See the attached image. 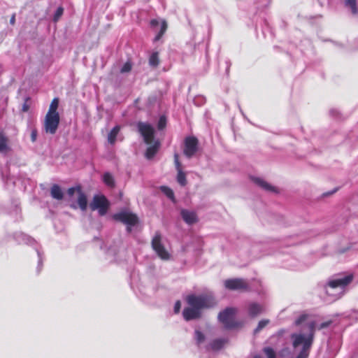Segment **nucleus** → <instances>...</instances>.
I'll list each match as a JSON object with an SVG mask.
<instances>
[{
	"mask_svg": "<svg viewBox=\"0 0 358 358\" xmlns=\"http://www.w3.org/2000/svg\"><path fill=\"white\" fill-rule=\"evenodd\" d=\"M226 289L236 291H245L248 289V282L242 278H232L224 280Z\"/></svg>",
	"mask_w": 358,
	"mask_h": 358,
	"instance_id": "10",
	"label": "nucleus"
},
{
	"mask_svg": "<svg viewBox=\"0 0 358 358\" xmlns=\"http://www.w3.org/2000/svg\"><path fill=\"white\" fill-rule=\"evenodd\" d=\"M131 69V64L130 62H126L121 69V73L129 72Z\"/></svg>",
	"mask_w": 358,
	"mask_h": 358,
	"instance_id": "31",
	"label": "nucleus"
},
{
	"mask_svg": "<svg viewBox=\"0 0 358 358\" xmlns=\"http://www.w3.org/2000/svg\"><path fill=\"white\" fill-rule=\"evenodd\" d=\"M227 341L226 338L215 339L210 343L209 348L213 350H219L224 347Z\"/></svg>",
	"mask_w": 358,
	"mask_h": 358,
	"instance_id": "17",
	"label": "nucleus"
},
{
	"mask_svg": "<svg viewBox=\"0 0 358 358\" xmlns=\"http://www.w3.org/2000/svg\"><path fill=\"white\" fill-rule=\"evenodd\" d=\"M330 324V322H323L321 324H320L319 326V329H324L327 327H328L329 325Z\"/></svg>",
	"mask_w": 358,
	"mask_h": 358,
	"instance_id": "34",
	"label": "nucleus"
},
{
	"mask_svg": "<svg viewBox=\"0 0 358 358\" xmlns=\"http://www.w3.org/2000/svg\"><path fill=\"white\" fill-rule=\"evenodd\" d=\"M166 120L165 117L162 116L159 118V122H158V125H157L158 129H163L166 126Z\"/></svg>",
	"mask_w": 358,
	"mask_h": 358,
	"instance_id": "30",
	"label": "nucleus"
},
{
	"mask_svg": "<svg viewBox=\"0 0 358 358\" xmlns=\"http://www.w3.org/2000/svg\"><path fill=\"white\" fill-rule=\"evenodd\" d=\"M15 15H13L11 17L10 20V23L11 24H15Z\"/></svg>",
	"mask_w": 358,
	"mask_h": 358,
	"instance_id": "36",
	"label": "nucleus"
},
{
	"mask_svg": "<svg viewBox=\"0 0 358 358\" xmlns=\"http://www.w3.org/2000/svg\"><path fill=\"white\" fill-rule=\"evenodd\" d=\"M195 339L198 345L201 344L205 341V336L199 330L195 331Z\"/></svg>",
	"mask_w": 358,
	"mask_h": 358,
	"instance_id": "27",
	"label": "nucleus"
},
{
	"mask_svg": "<svg viewBox=\"0 0 358 358\" xmlns=\"http://www.w3.org/2000/svg\"><path fill=\"white\" fill-rule=\"evenodd\" d=\"M152 27H156L159 25V22L157 20H152L150 22Z\"/></svg>",
	"mask_w": 358,
	"mask_h": 358,
	"instance_id": "35",
	"label": "nucleus"
},
{
	"mask_svg": "<svg viewBox=\"0 0 358 358\" xmlns=\"http://www.w3.org/2000/svg\"><path fill=\"white\" fill-rule=\"evenodd\" d=\"M50 194L52 198L57 199V200L62 199L63 196H64V194L62 191V189L57 185H52V187H51V190H50Z\"/></svg>",
	"mask_w": 358,
	"mask_h": 358,
	"instance_id": "19",
	"label": "nucleus"
},
{
	"mask_svg": "<svg viewBox=\"0 0 358 358\" xmlns=\"http://www.w3.org/2000/svg\"><path fill=\"white\" fill-rule=\"evenodd\" d=\"M236 313V308L231 307L227 308L220 313L218 319L226 328L231 329L237 327H238V322L235 320V315Z\"/></svg>",
	"mask_w": 358,
	"mask_h": 358,
	"instance_id": "5",
	"label": "nucleus"
},
{
	"mask_svg": "<svg viewBox=\"0 0 358 358\" xmlns=\"http://www.w3.org/2000/svg\"><path fill=\"white\" fill-rule=\"evenodd\" d=\"M253 182L262 188L263 189L268 191V192H275V187L268 183L266 181H265L264 179L258 177H254L252 178Z\"/></svg>",
	"mask_w": 358,
	"mask_h": 358,
	"instance_id": "16",
	"label": "nucleus"
},
{
	"mask_svg": "<svg viewBox=\"0 0 358 358\" xmlns=\"http://www.w3.org/2000/svg\"><path fill=\"white\" fill-rule=\"evenodd\" d=\"M58 106L59 99L57 98L53 99L43 122V129L47 134L53 135L57 132L60 120L57 112Z\"/></svg>",
	"mask_w": 358,
	"mask_h": 358,
	"instance_id": "4",
	"label": "nucleus"
},
{
	"mask_svg": "<svg viewBox=\"0 0 358 358\" xmlns=\"http://www.w3.org/2000/svg\"><path fill=\"white\" fill-rule=\"evenodd\" d=\"M138 129L143 136L145 143L149 145L145 152V157L150 159L155 155L159 148V141L155 140L154 138L155 129L151 124L146 122H139Z\"/></svg>",
	"mask_w": 358,
	"mask_h": 358,
	"instance_id": "3",
	"label": "nucleus"
},
{
	"mask_svg": "<svg viewBox=\"0 0 358 358\" xmlns=\"http://www.w3.org/2000/svg\"><path fill=\"white\" fill-rule=\"evenodd\" d=\"M186 301L188 306L182 311L183 317L186 321L200 318L203 309L212 308L217 303L211 294H190L187 296Z\"/></svg>",
	"mask_w": 358,
	"mask_h": 358,
	"instance_id": "2",
	"label": "nucleus"
},
{
	"mask_svg": "<svg viewBox=\"0 0 358 358\" xmlns=\"http://www.w3.org/2000/svg\"><path fill=\"white\" fill-rule=\"evenodd\" d=\"M90 207L92 210H97L99 214L103 216L106 215L108 211L109 202L104 196L95 195L90 204Z\"/></svg>",
	"mask_w": 358,
	"mask_h": 358,
	"instance_id": "6",
	"label": "nucleus"
},
{
	"mask_svg": "<svg viewBox=\"0 0 358 358\" xmlns=\"http://www.w3.org/2000/svg\"><path fill=\"white\" fill-rule=\"evenodd\" d=\"M28 108H28V106H27L26 104H24V105H23V107H22V110H23V111H24V112L27 111V110H28Z\"/></svg>",
	"mask_w": 358,
	"mask_h": 358,
	"instance_id": "37",
	"label": "nucleus"
},
{
	"mask_svg": "<svg viewBox=\"0 0 358 358\" xmlns=\"http://www.w3.org/2000/svg\"><path fill=\"white\" fill-rule=\"evenodd\" d=\"M167 29V24L165 20H162L161 22V28L159 33L157 34V36L155 38V41H157L161 38V37L163 36L164 32L166 31Z\"/></svg>",
	"mask_w": 358,
	"mask_h": 358,
	"instance_id": "23",
	"label": "nucleus"
},
{
	"mask_svg": "<svg viewBox=\"0 0 358 358\" xmlns=\"http://www.w3.org/2000/svg\"><path fill=\"white\" fill-rule=\"evenodd\" d=\"M162 191L166 194L167 197H169L170 199L173 200L174 199V194L172 189L167 187H161Z\"/></svg>",
	"mask_w": 358,
	"mask_h": 358,
	"instance_id": "28",
	"label": "nucleus"
},
{
	"mask_svg": "<svg viewBox=\"0 0 358 358\" xmlns=\"http://www.w3.org/2000/svg\"><path fill=\"white\" fill-rule=\"evenodd\" d=\"M345 6L350 8L353 15L357 14V8L356 0H345Z\"/></svg>",
	"mask_w": 358,
	"mask_h": 358,
	"instance_id": "22",
	"label": "nucleus"
},
{
	"mask_svg": "<svg viewBox=\"0 0 358 358\" xmlns=\"http://www.w3.org/2000/svg\"><path fill=\"white\" fill-rule=\"evenodd\" d=\"M68 194L71 197L76 196L78 206L83 211H85L87 207V199L85 194L82 191L81 187L78 186L71 187L68 189Z\"/></svg>",
	"mask_w": 358,
	"mask_h": 358,
	"instance_id": "8",
	"label": "nucleus"
},
{
	"mask_svg": "<svg viewBox=\"0 0 358 358\" xmlns=\"http://www.w3.org/2000/svg\"><path fill=\"white\" fill-rule=\"evenodd\" d=\"M37 137V130L36 129H32L31 133V139L32 142H35Z\"/></svg>",
	"mask_w": 358,
	"mask_h": 358,
	"instance_id": "33",
	"label": "nucleus"
},
{
	"mask_svg": "<svg viewBox=\"0 0 358 358\" xmlns=\"http://www.w3.org/2000/svg\"><path fill=\"white\" fill-rule=\"evenodd\" d=\"M270 322L269 320L264 319L259 322L257 328L255 329V333H258L262 329H263L267 324Z\"/></svg>",
	"mask_w": 358,
	"mask_h": 358,
	"instance_id": "25",
	"label": "nucleus"
},
{
	"mask_svg": "<svg viewBox=\"0 0 358 358\" xmlns=\"http://www.w3.org/2000/svg\"><path fill=\"white\" fill-rule=\"evenodd\" d=\"M113 218L129 226H134L138 222V218L134 214L127 211L115 214Z\"/></svg>",
	"mask_w": 358,
	"mask_h": 358,
	"instance_id": "11",
	"label": "nucleus"
},
{
	"mask_svg": "<svg viewBox=\"0 0 358 358\" xmlns=\"http://www.w3.org/2000/svg\"><path fill=\"white\" fill-rule=\"evenodd\" d=\"M158 52H154L151 55L149 59V64L150 66L156 67L159 64Z\"/></svg>",
	"mask_w": 358,
	"mask_h": 358,
	"instance_id": "24",
	"label": "nucleus"
},
{
	"mask_svg": "<svg viewBox=\"0 0 358 358\" xmlns=\"http://www.w3.org/2000/svg\"><path fill=\"white\" fill-rule=\"evenodd\" d=\"M63 13H64V9L62 7L57 8V9L56 10V11L54 14L53 20L55 22H57L59 20V18L61 17V16L63 15Z\"/></svg>",
	"mask_w": 358,
	"mask_h": 358,
	"instance_id": "29",
	"label": "nucleus"
},
{
	"mask_svg": "<svg viewBox=\"0 0 358 358\" xmlns=\"http://www.w3.org/2000/svg\"><path fill=\"white\" fill-rule=\"evenodd\" d=\"M174 162L178 171L177 181L180 185L185 186L187 183L186 175L181 169V164L179 162V156L176 153L174 155Z\"/></svg>",
	"mask_w": 358,
	"mask_h": 358,
	"instance_id": "14",
	"label": "nucleus"
},
{
	"mask_svg": "<svg viewBox=\"0 0 358 358\" xmlns=\"http://www.w3.org/2000/svg\"><path fill=\"white\" fill-rule=\"evenodd\" d=\"M180 308H181V303L180 301H177L174 305L175 313H178L180 312Z\"/></svg>",
	"mask_w": 358,
	"mask_h": 358,
	"instance_id": "32",
	"label": "nucleus"
},
{
	"mask_svg": "<svg viewBox=\"0 0 358 358\" xmlns=\"http://www.w3.org/2000/svg\"><path fill=\"white\" fill-rule=\"evenodd\" d=\"M180 215L184 222L189 225L194 224L198 222L197 215L194 211L182 209Z\"/></svg>",
	"mask_w": 358,
	"mask_h": 358,
	"instance_id": "13",
	"label": "nucleus"
},
{
	"mask_svg": "<svg viewBox=\"0 0 358 358\" xmlns=\"http://www.w3.org/2000/svg\"><path fill=\"white\" fill-rule=\"evenodd\" d=\"M352 280V276L349 275L343 278L331 280L328 282V288H327V293L328 294H333L331 293L329 289H338L339 294H342L344 288Z\"/></svg>",
	"mask_w": 358,
	"mask_h": 358,
	"instance_id": "7",
	"label": "nucleus"
},
{
	"mask_svg": "<svg viewBox=\"0 0 358 358\" xmlns=\"http://www.w3.org/2000/svg\"><path fill=\"white\" fill-rule=\"evenodd\" d=\"M40 264H41V259L38 261V264L40 265Z\"/></svg>",
	"mask_w": 358,
	"mask_h": 358,
	"instance_id": "39",
	"label": "nucleus"
},
{
	"mask_svg": "<svg viewBox=\"0 0 358 358\" xmlns=\"http://www.w3.org/2000/svg\"><path fill=\"white\" fill-rule=\"evenodd\" d=\"M198 141L194 137H187L185 141V148L183 152L185 155L190 158L197 151Z\"/></svg>",
	"mask_w": 358,
	"mask_h": 358,
	"instance_id": "12",
	"label": "nucleus"
},
{
	"mask_svg": "<svg viewBox=\"0 0 358 358\" xmlns=\"http://www.w3.org/2000/svg\"><path fill=\"white\" fill-rule=\"evenodd\" d=\"M71 206L73 208H74V209H76V208H77V207H78V206H77L76 205H75V204H71Z\"/></svg>",
	"mask_w": 358,
	"mask_h": 358,
	"instance_id": "38",
	"label": "nucleus"
},
{
	"mask_svg": "<svg viewBox=\"0 0 358 358\" xmlns=\"http://www.w3.org/2000/svg\"><path fill=\"white\" fill-rule=\"evenodd\" d=\"M104 183L109 187H114L115 180L113 176L110 173H105L103 176Z\"/></svg>",
	"mask_w": 358,
	"mask_h": 358,
	"instance_id": "21",
	"label": "nucleus"
},
{
	"mask_svg": "<svg viewBox=\"0 0 358 358\" xmlns=\"http://www.w3.org/2000/svg\"><path fill=\"white\" fill-rule=\"evenodd\" d=\"M152 246L153 250L157 255L163 260H168L170 258V254L165 249L164 246L161 243V236L156 234L152 241Z\"/></svg>",
	"mask_w": 358,
	"mask_h": 358,
	"instance_id": "9",
	"label": "nucleus"
},
{
	"mask_svg": "<svg viewBox=\"0 0 358 358\" xmlns=\"http://www.w3.org/2000/svg\"><path fill=\"white\" fill-rule=\"evenodd\" d=\"M120 131V126H115L113 128V129L110 131L108 135V142L110 145H114L116 142L117 135Z\"/></svg>",
	"mask_w": 358,
	"mask_h": 358,
	"instance_id": "18",
	"label": "nucleus"
},
{
	"mask_svg": "<svg viewBox=\"0 0 358 358\" xmlns=\"http://www.w3.org/2000/svg\"><path fill=\"white\" fill-rule=\"evenodd\" d=\"M9 150L8 146V138L0 133V152H6Z\"/></svg>",
	"mask_w": 358,
	"mask_h": 358,
	"instance_id": "20",
	"label": "nucleus"
},
{
	"mask_svg": "<svg viewBox=\"0 0 358 358\" xmlns=\"http://www.w3.org/2000/svg\"><path fill=\"white\" fill-rule=\"evenodd\" d=\"M247 310L248 315L252 317H255L264 311V307L259 303L250 302L248 304Z\"/></svg>",
	"mask_w": 358,
	"mask_h": 358,
	"instance_id": "15",
	"label": "nucleus"
},
{
	"mask_svg": "<svg viewBox=\"0 0 358 358\" xmlns=\"http://www.w3.org/2000/svg\"><path fill=\"white\" fill-rule=\"evenodd\" d=\"M266 358H275V353L271 348H265L264 350ZM254 358H262L260 356H255Z\"/></svg>",
	"mask_w": 358,
	"mask_h": 358,
	"instance_id": "26",
	"label": "nucleus"
},
{
	"mask_svg": "<svg viewBox=\"0 0 358 358\" xmlns=\"http://www.w3.org/2000/svg\"><path fill=\"white\" fill-rule=\"evenodd\" d=\"M297 326L302 325V331L291 335L292 358H308L313 342L315 322L308 320L306 315H301L296 321Z\"/></svg>",
	"mask_w": 358,
	"mask_h": 358,
	"instance_id": "1",
	"label": "nucleus"
}]
</instances>
